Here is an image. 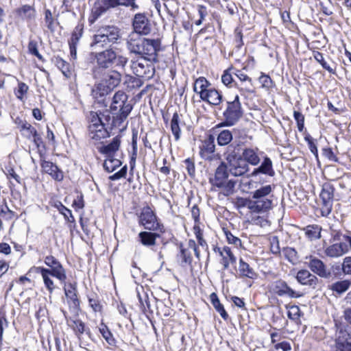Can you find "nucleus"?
I'll use <instances>...</instances> for the list:
<instances>
[{"label":"nucleus","instance_id":"obj_43","mask_svg":"<svg viewBox=\"0 0 351 351\" xmlns=\"http://www.w3.org/2000/svg\"><path fill=\"white\" fill-rule=\"evenodd\" d=\"M350 285V281L348 280L337 281L331 285L330 289L332 291L341 294L349 289Z\"/></svg>","mask_w":351,"mask_h":351},{"label":"nucleus","instance_id":"obj_38","mask_svg":"<svg viewBox=\"0 0 351 351\" xmlns=\"http://www.w3.org/2000/svg\"><path fill=\"white\" fill-rule=\"evenodd\" d=\"M180 117L177 112L173 114L171 120V130L174 136L175 140L178 141L181 136V130L180 127Z\"/></svg>","mask_w":351,"mask_h":351},{"label":"nucleus","instance_id":"obj_46","mask_svg":"<svg viewBox=\"0 0 351 351\" xmlns=\"http://www.w3.org/2000/svg\"><path fill=\"white\" fill-rule=\"evenodd\" d=\"M99 332L101 334L102 337L106 339V341L111 346H114L115 344V339H114L112 334L109 330L107 326L101 324L99 327Z\"/></svg>","mask_w":351,"mask_h":351},{"label":"nucleus","instance_id":"obj_64","mask_svg":"<svg viewBox=\"0 0 351 351\" xmlns=\"http://www.w3.org/2000/svg\"><path fill=\"white\" fill-rule=\"evenodd\" d=\"M59 210L60 213H62L69 221H72L74 220V217L72 215L71 211L66 208L64 205L60 204Z\"/></svg>","mask_w":351,"mask_h":351},{"label":"nucleus","instance_id":"obj_32","mask_svg":"<svg viewBox=\"0 0 351 351\" xmlns=\"http://www.w3.org/2000/svg\"><path fill=\"white\" fill-rule=\"evenodd\" d=\"M224 156L227 163L232 160L241 158L242 152H241V148L239 145H234L232 144L229 145L227 147L226 152H224Z\"/></svg>","mask_w":351,"mask_h":351},{"label":"nucleus","instance_id":"obj_18","mask_svg":"<svg viewBox=\"0 0 351 351\" xmlns=\"http://www.w3.org/2000/svg\"><path fill=\"white\" fill-rule=\"evenodd\" d=\"M226 165L229 173L236 177L244 176L250 170L249 165L242 158L226 163Z\"/></svg>","mask_w":351,"mask_h":351},{"label":"nucleus","instance_id":"obj_27","mask_svg":"<svg viewBox=\"0 0 351 351\" xmlns=\"http://www.w3.org/2000/svg\"><path fill=\"white\" fill-rule=\"evenodd\" d=\"M43 170L51 176V178L57 181L62 180L64 176L63 172L53 162L44 160L41 163Z\"/></svg>","mask_w":351,"mask_h":351},{"label":"nucleus","instance_id":"obj_39","mask_svg":"<svg viewBox=\"0 0 351 351\" xmlns=\"http://www.w3.org/2000/svg\"><path fill=\"white\" fill-rule=\"evenodd\" d=\"M210 301L216 311L220 314V315L226 320L228 318V315L224 309L223 306L220 303V301L216 293H213L210 294Z\"/></svg>","mask_w":351,"mask_h":351},{"label":"nucleus","instance_id":"obj_62","mask_svg":"<svg viewBox=\"0 0 351 351\" xmlns=\"http://www.w3.org/2000/svg\"><path fill=\"white\" fill-rule=\"evenodd\" d=\"M305 140L308 143V148L310 151L313 154L317 159H318V152L316 145L314 143L312 138L311 136L305 137Z\"/></svg>","mask_w":351,"mask_h":351},{"label":"nucleus","instance_id":"obj_60","mask_svg":"<svg viewBox=\"0 0 351 351\" xmlns=\"http://www.w3.org/2000/svg\"><path fill=\"white\" fill-rule=\"evenodd\" d=\"M342 269L345 274L351 276V257L348 256L343 259Z\"/></svg>","mask_w":351,"mask_h":351},{"label":"nucleus","instance_id":"obj_17","mask_svg":"<svg viewBox=\"0 0 351 351\" xmlns=\"http://www.w3.org/2000/svg\"><path fill=\"white\" fill-rule=\"evenodd\" d=\"M45 263L51 267L50 271L53 274V277H56L61 282L66 280V276L64 269L60 263L53 256H47L45 258Z\"/></svg>","mask_w":351,"mask_h":351},{"label":"nucleus","instance_id":"obj_63","mask_svg":"<svg viewBox=\"0 0 351 351\" xmlns=\"http://www.w3.org/2000/svg\"><path fill=\"white\" fill-rule=\"evenodd\" d=\"M126 173H127V166L125 165L123 167H122L120 171H119L118 172L110 176L109 177V179L111 180H119L122 178H124L126 176Z\"/></svg>","mask_w":351,"mask_h":351},{"label":"nucleus","instance_id":"obj_7","mask_svg":"<svg viewBox=\"0 0 351 351\" xmlns=\"http://www.w3.org/2000/svg\"><path fill=\"white\" fill-rule=\"evenodd\" d=\"M224 122L221 123L224 126L234 125L241 117V104L239 95H236L232 101H227V108L223 113Z\"/></svg>","mask_w":351,"mask_h":351},{"label":"nucleus","instance_id":"obj_15","mask_svg":"<svg viewBox=\"0 0 351 351\" xmlns=\"http://www.w3.org/2000/svg\"><path fill=\"white\" fill-rule=\"evenodd\" d=\"M334 196V188L330 184H324L320 193L322 201V213L329 214L332 210V199Z\"/></svg>","mask_w":351,"mask_h":351},{"label":"nucleus","instance_id":"obj_54","mask_svg":"<svg viewBox=\"0 0 351 351\" xmlns=\"http://www.w3.org/2000/svg\"><path fill=\"white\" fill-rule=\"evenodd\" d=\"M293 117H294L295 120L296 121L298 130L300 132H302L304 128V115L298 111H294Z\"/></svg>","mask_w":351,"mask_h":351},{"label":"nucleus","instance_id":"obj_31","mask_svg":"<svg viewBox=\"0 0 351 351\" xmlns=\"http://www.w3.org/2000/svg\"><path fill=\"white\" fill-rule=\"evenodd\" d=\"M242 158L249 165L256 166L259 164L261 158L258 154V149L245 148L242 151Z\"/></svg>","mask_w":351,"mask_h":351},{"label":"nucleus","instance_id":"obj_22","mask_svg":"<svg viewBox=\"0 0 351 351\" xmlns=\"http://www.w3.org/2000/svg\"><path fill=\"white\" fill-rule=\"evenodd\" d=\"M229 172L226 169V165L224 162H222L217 168L215 176L210 178L209 180L210 183L212 185V191H217L215 189L216 185H221L223 181L226 180L228 178Z\"/></svg>","mask_w":351,"mask_h":351},{"label":"nucleus","instance_id":"obj_28","mask_svg":"<svg viewBox=\"0 0 351 351\" xmlns=\"http://www.w3.org/2000/svg\"><path fill=\"white\" fill-rule=\"evenodd\" d=\"M296 279L298 282L302 285L315 287L317 282V278L307 269H301L298 271L296 275Z\"/></svg>","mask_w":351,"mask_h":351},{"label":"nucleus","instance_id":"obj_55","mask_svg":"<svg viewBox=\"0 0 351 351\" xmlns=\"http://www.w3.org/2000/svg\"><path fill=\"white\" fill-rule=\"evenodd\" d=\"M28 51L31 54L36 56L38 59L42 60L43 57L38 52V45H37L36 41H35V40L29 41V43L28 44Z\"/></svg>","mask_w":351,"mask_h":351},{"label":"nucleus","instance_id":"obj_35","mask_svg":"<svg viewBox=\"0 0 351 351\" xmlns=\"http://www.w3.org/2000/svg\"><path fill=\"white\" fill-rule=\"evenodd\" d=\"M236 184L237 182L234 180L227 178L221 182V185H216L215 189H220L223 195L229 196L234 193Z\"/></svg>","mask_w":351,"mask_h":351},{"label":"nucleus","instance_id":"obj_61","mask_svg":"<svg viewBox=\"0 0 351 351\" xmlns=\"http://www.w3.org/2000/svg\"><path fill=\"white\" fill-rule=\"evenodd\" d=\"M180 256L182 261L187 264H191L192 262L191 254L189 250L182 248L180 250Z\"/></svg>","mask_w":351,"mask_h":351},{"label":"nucleus","instance_id":"obj_20","mask_svg":"<svg viewBox=\"0 0 351 351\" xmlns=\"http://www.w3.org/2000/svg\"><path fill=\"white\" fill-rule=\"evenodd\" d=\"M306 259L309 260L308 266L313 273L322 278H326L328 276L329 273L322 261L313 256H306Z\"/></svg>","mask_w":351,"mask_h":351},{"label":"nucleus","instance_id":"obj_1","mask_svg":"<svg viewBox=\"0 0 351 351\" xmlns=\"http://www.w3.org/2000/svg\"><path fill=\"white\" fill-rule=\"evenodd\" d=\"M160 45L159 39L143 38L136 34H130L127 41V47L130 52L154 62L158 61Z\"/></svg>","mask_w":351,"mask_h":351},{"label":"nucleus","instance_id":"obj_11","mask_svg":"<svg viewBox=\"0 0 351 351\" xmlns=\"http://www.w3.org/2000/svg\"><path fill=\"white\" fill-rule=\"evenodd\" d=\"M139 223L145 229L163 232V226L157 221L156 215L149 207L145 208L142 210L139 217Z\"/></svg>","mask_w":351,"mask_h":351},{"label":"nucleus","instance_id":"obj_56","mask_svg":"<svg viewBox=\"0 0 351 351\" xmlns=\"http://www.w3.org/2000/svg\"><path fill=\"white\" fill-rule=\"evenodd\" d=\"M45 21L47 25V27L51 31H53V18L51 14V12L49 10H46L45 12Z\"/></svg>","mask_w":351,"mask_h":351},{"label":"nucleus","instance_id":"obj_2","mask_svg":"<svg viewBox=\"0 0 351 351\" xmlns=\"http://www.w3.org/2000/svg\"><path fill=\"white\" fill-rule=\"evenodd\" d=\"M274 189V186L270 184L261 186L252 193V199L246 201L245 206L252 213H268L275 204Z\"/></svg>","mask_w":351,"mask_h":351},{"label":"nucleus","instance_id":"obj_50","mask_svg":"<svg viewBox=\"0 0 351 351\" xmlns=\"http://www.w3.org/2000/svg\"><path fill=\"white\" fill-rule=\"evenodd\" d=\"M69 325L73 328V330L80 335L84 332L85 325L83 322L80 319H71L67 320Z\"/></svg>","mask_w":351,"mask_h":351},{"label":"nucleus","instance_id":"obj_51","mask_svg":"<svg viewBox=\"0 0 351 351\" xmlns=\"http://www.w3.org/2000/svg\"><path fill=\"white\" fill-rule=\"evenodd\" d=\"M284 254L287 259L291 263L294 264L298 261L297 252L291 247L286 248L283 250Z\"/></svg>","mask_w":351,"mask_h":351},{"label":"nucleus","instance_id":"obj_52","mask_svg":"<svg viewBox=\"0 0 351 351\" xmlns=\"http://www.w3.org/2000/svg\"><path fill=\"white\" fill-rule=\"evenodd\" d=\"M287 316L292 320H298L300 317V309L298 306L293 305L289 308Z\"/></svg>","mask_w":351,"mask_h":351},{"label":"nucleus","instance_id":"obj_49","mask_svg":"<svg viewBox=\"0 0 351 351\" xmlns=\"http://www.w3.org/2000/svg\"><path fill=\"white\" fill-rule=\"evenodd\" d=\"M28 90V86L25 83L20 82L18 83V87L14 90V94L19 100L23 101Z\"/></svg>","mask_w":351,"mask_h":351},{"label":"nucleus","instance_id":"obj_30","mask_svg":"<svg viewBox=\"0 0 351 351\" xmlns=\"http://www.w3.org/2000/svg\"><path fill=\"white\" fill-rule=\"evenodd\" d=\"M36 271L37 273L40 274L45 287L50 293H52L56 288L53 281L51 279V277L53 276V274L49 271V269L42 267H36Z\"/></svg>","mask_w":351,"mask_h":351},{"label":"nucleus","instance_id":"obj_10","mask_svg":"<svg viewBox=\"0 0 351 351\" xmlns=\"http://www.w3.org/2000/svg\"><path fill=\"white\" fill-rule=\"evenodd\" d=\"M125 4L123 0H97L95 2L91 10V23L96 21L109 9Z\"/></svg>","mask_w":351,"mask_h":351},{"label":"nucleus","instance_id":"obj_48","mask_svg":"<svg viewBox=\"0 0 351 351\" xmlns=\"http://www.w3.org/2000/svg\"><path fill=\"white\" fill-rule=\"evenodd\" d=\"M231 69H228L224 71L222 76H221V82L224 85L229 87L238 86L239 85L237 82L233 80L232 73H230Z\"/></svg>","mask_w":351,"mask_h":351},{"label":"nucleus","instance_id":"obj_5","mask_svg":"<svg viewBox=\"0 0 351 351\" xmlns=\"http://www.w3.org/2000/svg\"><path fill=\"white\" fill-rule=\"evenodd\" d=\"M93 75L95 79L99 80L97 88L101 95L108 94L112 90L120 84L121 80V73L115 70L101 71L99 76L95 72H93Z\"/></svg>","mask_w":351,"mask_h":351},{"label":"nucleus","instance_id":"obj_23","mask_svg":"<svg viewBox=\"0 0 351 351\" xmlns=\"http://www.w3.org/2000/svg\"><path fill=\"white\" fill-rule=\"evenodd\" d=\"M215 252H218L221 257V264L223 265V269H228L230 264H234L237 261V258L232 253L231 249L225 246L222 248L217 247L215 249Z\"/></svg>","mask_w":351,"mask_h":351},{"label":"nucleus","instance_id":"obj_6","mask_svg":"<svg viewBox=\"0 0 351 351\" xmlns=\"http://www.w3.org/2000/svg\"><path fill=\"white\" fill-rule=\"evenodd\" d=\"M128 95L121 90L117 91L112 97L110 110L112 112L118 111L119 112L117 118L120 122L126 119L132 110V106L128 102Z\"/></svg>","mask_w":351,"mask_h":351},{"label":"nucleus","instance_id":"obj_26","mask_svg":"<svg viewBox=\"0 0 351 351\" xmlns=\"http://www.w3.org/2000/svg\"><path fill=\"white\" fill-rule=\"evenodd\" d=\"M260 173L265 174L270 177H273L275 175L272 161L269 158L265 157L261 165L258 167L255 168L250 176H256Z\"/></svg>","mask_w":351,"mask_h":351},{"label":"nucleus","instance_id":"obj_47","mask_svg":"<svg viewBox=\"0 0 351 351\" xmlns=\"http://www.w3.org/2000/svg\"><path fill=\"white\" fill-rule=\"evenodd\" d=\"M314 59L319 62L324 69L327 70L330 73H334L335 71L331 68L329 64L324 60L323 54L317 51H314L313 53Z\"/></svg>","mask_w":351,"mask_h":351},{"label":"nucleus","instance_id":"obj_4","mask_svg":"<svg viewBox=\"0 0 351 351\" xmlns=\"http://www.w3.org/2000/svg\"><path fill=\"white\" fill-rule=\"evenodd\" d=\"M120 38L119 29L115 26H104L99 28L93 36L90 47L95 49L104 48L114 43Z\"/></svg>","mask_w":351,"mask_h":351},{"label":"nucleus","instance_id":"obj_40","mask_svg":"<svg viewBox=\"0 0 351 351\" xmlns=\"http://www.w3.org/2000/svg\"><path fill=\"white\" fill-rule=\"evenodd\" d=\"M52 61L55 65L62 71L64 76L69 77L71 75L69 64L67 62L58 56L54 57L52 59Z\"/></svg>","mask_w":351,"mask_h":351},{"label":"nucleus","instance_id":"obj_44","mask_svg":"<svg viewBox=\"0 0 351 351\" xmlns=\"http://www.w3.org/2000/svg\"><path fill=\"white\" fill-rule=\"evenodd\" d=\"M321 228L317 225L308 226L305 228V234L311 240L320 238Z\"/></svg>","mask_w":351,"mask_h":351},{"label":"nucleus","instance_id":"obj_57","mask_svg":"<svg viewBox=\"0 0 351 351\" xmlns=\"http://www.w3.org/2000/svg\"><path fill=\"white\" fill-rule=\"evenodd\" d=\"M322 154H323V156L324 157H326L330 161H332V162H337L338 161V158L334 154L332 149L331 148H330V147H328V148H324L322 149Z\"/></svg>","mask_w":351,"mask_h":351},{"label":"nucleus","instance_id":"obj_58","mask_svg":"<svg viewBox=\"0 0 351 351\" xmlns=\"http://www.w3.org/2000/svg\"><path fill=\"white\" fill-rule=\"evenodd\" d=\"M21 130H24L25 136L27 138H31L33 134H36V130L28 123H24L21 125Z\"/></svg>","mask_w":351,"mask_h":351},{"label":"nucleus","instance_id":"obj_33","mask_svg":"<svg viewBox=\"0 0 351 351\" xmlns=\"http://www.w3.org/2000/svg\"><path fill=\"white\" fill-rule=\"evenodd\" d=\"M159 237L158 234L151 232H141L138 234L140 242L142 245L150 247L154 246L156 244V239Z\"/></svg>","mask_w":351,"mask_h":351},{"label":"nucleus","instance_id":"obj_16","mask_svg":"<svg viewBox=\"0 0 351 351\" xmlns=\"http://www.w3.org/2000/svg\"><path fill=\"white\" fill-rule=\"evenodd\" d=\"M132 25L136 35H147L152 29L149 19L143 14H135Z\"/></svg>","mask_w":351,"mask_h":351},{"label":"nucleus","instance_id":"obj_29","mask_svg":"<svg viewBox=\"0 0 351 351\" xmlns=\"http://www.w3.org/2000/svg\"><path fill=\"white\" fill-rule=\"evenodd\" d=\"M348 251V245L345 242L332 244L325 250V254L330 257H339Z\"/></svg>","mask_w":351,"mask_h":351},{"label":"nucleus","instance_id":"obj_25","mask_svg":"<svg viewBox=\"0 0 351 351\" xmlns=\"http://www.w3.org/2000/svg\"><path fill=\"white\" fill-rule=\"evenodd\" d=\"M202 100L213 106L219 105L222 99V95L215 88H209L199 95Z\"/></svg>","mask_w":351,"mask_h":351},{"label":"nucleus","instance_id":"obj_3","mask_svg":"<svg viewBox=\"0 0 351 351\" xmlns=\"http://www.w3.org/2000/svg\"><path fill=\"white\" fill-rule=\"evenodd\" d=\"M95 65L93 72L97 75H100L101 71L108 69L115 64L118 66L124 67L128 62V58L119 55L112 48L106 49L102 51L93 53Z\"/></svg>","mask_w":351,"mask_h":351},{"label":"nucleus","instance_id":"obj_34","mask_svg":"<svg viewBox=\"0 0 351 351\" xmlns=\"http://www.w3.org/2000/svg\"><path fill=\"white\" fill-rule=\"evenodd\" d=\"M239 272L241 276L254 279L257 277V274L250 265L245 263L242 258L239 260Z\"/></svg>","mask_w":351,"mask_h":351},{"label":"nucleus","instance_id":"obj_37","mask_svg":"<svg viewBox=\"0 0 351 351\" xmlns=\"http://www.w3.org/2000/svg\"><path fill=\"white\" fill-rule=\"evenodd\" d=\"M120 143V138L117 136L114 137L110 143L101 147L100 152L106 154L108 156H112V154L119 149Z\"/></svg>","mask_w":351,"mask_h":351},{"label":"nucleus","instance_id":"obj_9","mask_svg":"<svg viewBox=\"0 0 351 351\" xmlns=\"http://www.w3.org/2000/svg\"><path fill=\"white\" fill-rule=\"evenodd\" d=\"M88 136L95 142L108 136V132L105 128L101 118L97 113H91L90 121L88 125Z\"/></svg>","mask_w":351,"mask_h":351},{"label":"nucleus","instance_id":"obj_8","mask_svg":"<svg viewBox=\"0 0 351 351\" xmlns=\"http://www.w3.org/2000/svg\"><path fill=\"white\" fill-rule=\"evenodd\" d=\"M154 61L140 57L136 60L132 61L131 69L133 73L139 77L149 79L155 73V68L153 64Z\"/></svg>","mask_w":351,"mask_h":351},{"label":"nucleus","instance_id":"obj_59","mask_svg":"<svg viewBox=\"0 0 351 351\" xmlns=\"http://www.w3.org/2000/svg\"><path fill=\"white\" fill-rule=\"evenodd\" d=\"M226 239L230 244H233L236 247H239L241 245V241L238 237L234 236L231 232H226Z\"/></svg>","mask_w":351,"mask_h":351},{"label":"nucleus","instance_id":"obj_41","mask_svg":"<svg viewBox=\"0 0 351 351\" xmlns=\"http://www.w3.org/2000/svg\"><path fill=\"white\" fill-rule=\"evenodd\" d=\"M210 86V83L204 77L197 78L194 83L193 90L199 95Z\"/></svg>","mask_w":351,"mask_h":351},{"label":"nucleus","instance_id":"obj_42","mask_svg":"<svg viewBox=\"0 0 351 351\" xmlns=\"http://www.w3.org/2000/svg\"><path fill=\"white\" fill-rule=\"evenodd\" d=\"M121 165L120 160L114 158L112 156H107V158L104 160V168L108 172L114 171L117 167Z\"/></svg>","mask_w":351,"mask_h":351},{"label":"nucleus","instance_id":"obj_36","mask_svg":"<svg viewBox=\"0 0 351 351\" xmlns=\"http://www.w3.org/2000/svg\"><path fill=\"white\" fill-rule=\"evenodd\" d=\"M233 139V134L232 131L229 130H223L219 132L217 136V142L219 146L229 145L230 143Z\"/></svg>","mask_w":351,"mask_h":351},{"label":"nucleus","instance_id":"obj_21","mask_svg":"<svg viewBox=\"0 0 351 351\" xmlns=\"http://www.w3.org/2000/svg\"><path fill=\"white\" fill-rule=\"evenodd\" d=\"M84 30V26L82 24H78L73 29L71 34V39L69 41L70 56L72 59L75 60L77 58V45L79 43L80 39L82 36Z\"/></svg>","mask_w":351,"mask_h":351},{"label":"nucleus","instance_id":"obj_13","mask_svg":"<svg viewBox=\"0 0 351 351\" xmlns=\"http://www.w3.org/2000/svg\"><path fill=\"white\" fill-rule=\"evenodd\" d=\"M215 138L213 135L210 134L206 139L202 141L201 146L199 147V154L202 158L206 160L212 161L213 160L220 156L219 154H215Z\"/></svg>","mask_w":351,"mask_h":351},{"label":"nucleus","instance_id":"obj_14","mask_svg":"<svg viewBox=\"0 0 351 351\" xmlns=\"http://www.w3.org/2000/svg\"><path fill=\"white\" fill-rule=\"evenodd\" d=\"M335 348L336 351H351V335L343 328L337 330Z\"/></svg>","mask_w":351,"mask_h":351},{"label":"nucleus","instance_id":"obj_24","mask_svg":"<svg viewBox=\"0 0 351 351\" xmlns=\"http://www.w3.org/2000/svg\"><path fill=\"white\" fill-rule=\"evenodd\" d=\"M14 13L19 19L25 21L34 20L36 17L35 8L29 5H23L15 9Z\"/></svg>","mask_w":351,"mask_h":351},{"label":"nucleus","instance_id":"obj_12","mask_svg":"<svg viewBox=\"0 0 351 351\" xmlns=\"http://www.w3.org/2000/svg\"><path fill=\"white\" fill-rule=\"evenodd\" d=\"M269 291L278 296H288L291 298H298L302 296L299 292L295 291L287 282L282 280H277L269 285Z\"/></svg>","mask_w":351,"mask_h":351},{"label":"nucleus","instance_id":"obj_19","mask_svg":"<svg viewBox=\"0 0 351 351\" xmlns=\"http://www.w3.org/2000/svg\"><path fill=\"white\" fill-rule=\"evenodd\" d=\"M64 282V294L70 304V307L74 310H77L80 306V301L77 298V284L76 282Z\"/></svg>","mask_w":351,"mask_h":351},{"label":"nucleus","instance_id":"obj_53","mask_svg":"<svg viewBox=\"0 0 351 351\" xmlns=\"http://www.w3.org/2000/svg\"><path fill=\"white\" fill-rule=\"evenodd\" d=\"M254 225L259 226L261 228H267L270 226V221L265 217L258 216L252 219Z\"/></svg>","mask_w":351,"mask_h":351},{"label":"nucleus","instance_id":"obj_45","mask_svg":"<svg viewBox=\"0 0 351 351\" xmlns=\"http://www.w3.org/2000/svg\"><path fill=\"white\" fill-rule=\"evenodd\" d=\"M235 75L242 83H245L244 87H239L240 90H246L250 92L252 86V80L246 74L241 72L240 71H238V73H235Z\"/></svg>","mask_w":351,"mask_h":351}]
</instances>
